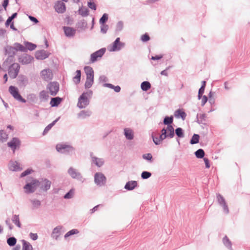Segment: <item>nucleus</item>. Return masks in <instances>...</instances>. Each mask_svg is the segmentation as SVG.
I'll return each instance as SVG.
<instances>
[{"label": "nucleus", "mask_w": 250, "mask_h": 250, "mask_svg": "<svg viewBox=\"0 0 250 250\" xmlns=\"http://www.w3.org/2000/svg\"><path fill=\"white\" fill-rule=\"evenodd\" d=\"M223 208V211L226 214H228L229 213V209L227 205V204L222 206Z\"/></svg>", "instance_id": "4d7b16f0"}, {"label": "nucleus", "mask_w": 250, "mask_h": 250, "mask_svg": "<svg viewBox=\"0 0 250 250\" xmlns=\"http://www.w3.org/2000/svg\"><path fill=\"white\" fill-rule=\"evenodd\" d=\"M20 66L18 63H14L12 64L9 68L8 74L10 78L14 79L17 76Z\"/></svg>", "instance_id": "7ed1b4c3"}, {"label": "nucleus", "mask_w": 250, "mask_h": 250, "mask_svg": "<svg viewBox=\"0 0 250 250\" xmlns=\"http://www.w3.org/2000/svg\"><path fill=\"white\" fill-rule=\"evenodd\" d=\"M12 166H13V168L11 167V169L13 170H17L20 169V167L19 166H18V163L17 162L14 163Z\"/></svg>", "instance_id": "6e6d98bb"}, {"label": "nucleus", "mask_w": 250, "mask_h": 250, "mask_svg": "<svg viewBox=\"0 0 250 250\" xmlns=\"http://www.w3.org/2000/svg\"><path fill=\"white\" fill-rule=\"evenodd\" d=\"M14 49L17 51H21L22 52H26V48L23 46L20 43H15L14 44Z\"/></svg>", "instance_id": "cd10ccee"}, {"label": "nucleus", "mask_w": 250, "mask_h": 250, "mask_svg": "<svg viewBox=\"0 0 250 250\" xmlns=\"http://www.w3.org/2000/svg\"><path fill=\"white\" fill-rule=\"evenodd\" d=\"M23 248L22 250H32V246L24 240H23Z\"/></svg>", "instance_id": "2f4dec72"}, {"label": "nucleus", "mask_w": 250, "mask_h": 250, "mask_svg": "<svg viewBox=\"0 0 250 250\" xmlns=\"http://www.w3.org/2000/svg\"><path fill=\"white\" fill-rule=\"evenodd\" d=\"M88 6L91 9L95 10L96 9V5L95 3L91 1L88 2Z\"/></svg>", "instance_id": "8fccbe9b"}, {"label": "nucleus", "mask_w": 250, "mask_h": 250, "mask_svg": "<svg viewBox=\"0 0 250 250\" xmlns=\"http://www.w3.org/2000/svg\"><path fill=\"white\" fill-rule=\"evenodd\" d=\"M124 131L125 135L127 139L132 140L133 138V133L131 129L129 128H125L124 129Z\"/></svg>", "instance_id": "a211bd4d"}, {"label": "nucleus", "mask_w": 250, "mask_h": 250, "mask_svg": "<svg viewBox=\"0 0 250 250\" xmlns=\"http://www.w3.org/2000/svg\"><path fill=\"white\" fill-rule=\"evenodd\" d=\"M51 185V182L46 179L44 180L42 182L41 188L44 190H47L49 189Z\"/></svg>", "instance_id": "4be33fe9"}, {"label": "nucleus", "mask_w": 250, "mask_h": 250, "mask_svg": "<svg viewBox=\"0 0 250 250\" xmlns=\"http://www.w3.org/2000/svg\"><path fill=\"white\" fill-rule=\"evenodd\" d=\"M34 58L30 55L26 54L19 58V62L23 64H27L31 63Z\"/></svg>", "instance_id": "ddd939ff"}, {"label": "nucleus", "mask_w": 250, "mask_h": 250, "mask_svg": "<svg viewBox=\"0 0 250 250\" xmlns=\"http://www.w3.org/2000/svg\"><path fill=\"white\" fill-rule=\"evenodd\" d=\"M66 148L70 149L72 148L64 144H58L56 146V149L59 152L62 151V149H65Z\"/></svg>", "instance_id": "c85d7f7f"}, {"label": "nucleus", "mask_w": 250, "mask_h": 250, "mask_svg": "<svg viewBox=\"0 0 250 250\" xmlns=\"http://www.w3.org/2000/svg\"><path fill=\"white\" fill-rule=\"evenodd\" d=\"M55 9L58 13H63L66 10L65 5L64 3L58 1L55 5Z\"/></svg>", "instance_id": "f8f14e48"}, {"label": "nucleus", "mask_w": 250, "mask_h": 250, "mask_svg": "<svg viewBox=\"0 0 250 250\" xmlns=\"http://www.w3.org/2000/svg\"><path fill=\"white\" fill-rule=\"evenodd\" d=\"M105 52V48H102L92 53L90 56V62L93 63L100 59Z\"/></svg>", "instance_id": "39448f33"}, {"label": "nucleus", "mask_w": 250, "mask_h": 250, "mask_svg": "<svg viewBox=\"0 0 250 250\" xmlns=\"http://www.w3.org/2000/svg\"><path fill=\"white\" fill-rule=\"evenodd\" d=\"M25 47L26 48V50L28 49L30 50H33L36 48V45L30 42H26L25 43Z\"/></svg>", "instance_id": "e433bc0d"}, {"label": "nucleus", "mask_w": 250, "mask_h": 250, "mask_svg": "<svg viewBox=\"0 0 250 250\" xmlns=\"http://www.w3.org/2000/svg\"><path fill=\"white\" fill-rule=\"evenodd\" d=\"M63 29L65 36L67 37H73L76 33V30L71 27L64 26Z\"/></svg>", "instance_id": "4468645a"}, {"label": "nucleus", "mask_w": 250, "mask_h": 250, "mask_svg": "<svg viewBox=\"0 0 250 250\" xmlns=\"http://www.w3.org/2000/svg\"><path fill=\"white\" fill-rule=\"evenodd\" d=\"M56 122V120L54 121L53 123L51 124H50L48 125L44 129L43 131V134H45L51 128V127L54 125Z\"/></svg>", "instance_id": "c03bdc74"}, {"label": "nucleus", "mask_w": 250, "mask_h": 250, "mask_svg": "<svg viewBox=\"0 0 250 250\" xmlns=\"http://www.w3.org/2000/svg\"><path fill=\"white\" fill-rule=\"evenodd\" d=\"M62 101V99L60 97L53 98L51 99L50 104L52 107L57 106Z\"/></svg>", "instance_id": "dca6fc26"}, {"label": "nucleus", "mask_w": 250, "mask_h": 250, "mask_svg": "<svg viewBox=\"0 0 250 250\" xmlns=\"http://www.w3.org/2000/svg\"><path fill=\"white\" fill-rule=\"evenodd\" d=\"M74 194V190L73 189H71L67 194H66L64 198L65 199H70L73 197Z\"/></svg>", "instance_id": "79ce46f5"}, {"label": "nucleus", "mask_w": 250, "mask_h": 250, "mask_svg": "<svg viewBox=\"0 0 250 250\" xmlns=\"http://www.w3.org/2000/svg\"><path fill=\"white\" fill-rule=\"evenodd\" d=\"M12 20H13L12 19H11L10 17H9L6 21V25L8 26Z\"/></svg>", "instance_id": "338daca9"}, {"label": "nucleus", "mask_w": 250, "mask_h": 250, "mask_svg": "<svg viewBox=\"0 0 250 250\" xmlns=\"http://www.w3.org/2000/svg\"><path fill=\"white\" fill-rule=\"evenodd\" d=\"M68 173L73 178H76L78 175L76 170L73 168H70L69 169Z\"/></svg>", "instance_id": "ea45409f"}, {"label": "nucleus", "mask_w": 250, "mask_h": 250, "mask_svg": "<svg viewBox=\"0 0 250 250\" xmlns=\"http://www.w3.org/2000/svg\"><path fill=\"white\" fill-rule=\"evenodd\" d=\"M174 136V129L171 125H168L166 128H164L161 130V134L159 138L154 137L152 135L153 141L156 145H159L161 142L167 137L173 138Z\"/></svg>", "instance_id": "f257e3e1"}, {"label": "nucleus", "mask_w": 250, "mask_h": 250, "mask_svg": "<svg viewBox=\"0 0 250 250\" xmlns=\"http://www.w3.org/2000/svg\"><path fill=\"white\" fill-rule=\"evenodd\" d=\"M92 161L95 164L96 166L99 167H101L104 164V161L102 159H99L96 157L92 158Z\"/></svg>", "instance_id": "a878e982"}, {"label": "nucleus", "mask_w": 250, "mask_h": 250, "mask_svg": "<svg viewBox=\"0 0 250 250\" xmlns=\"http://www.w3.org/2000/svg\"><path fill=\"white\" fill-rule=\"evenodd\" d=\"M149 39H150V38H149V36L146 34H145L142 35L141 37L142 41L144 42L149 41Z\"/></svg>", "instance_id": "3c124183"}, {"label": "nucleus", "mask_w": 250, "mask_h": 250, "mask_svg": "<svg viewBox=\"0 0 250 250\" xmlns=\"http://www.w3.org/2000/svg\"><path fill=\"white\" fill-rule=\"evenodd\" d=\"M92 93V92L91 91L83 93L78 99V107L80 108H83L88 105L89 103L88 98L91 96Z\"/></svg>", "instance_id": "f03ea898"}, {"label": "nucleus", "mask_w": 250, "mask_h": 250, "mask_svg": "<svg viewBox=\"0 0 250 250\" xmlns=\"http://www.w3.org/2000/svg\"><path fill=\"white\" fill-rule=\"evenodd\" d=\"M7 138L8 135L3 130H0V142H5L7 140Z\"/></svg>", "instance_id": "7c9ffc66"}, {"label": "nucleus", "mask_w": 250, "mask_h": 250, "mask_svg": "<svg viewBox=\"0 0 250 250\" xmlns=\"http://www.w3.org/2000/svg\"><path fill=\"white\" fill-rule=\"evenodd\" d=\"M32 203L33 208H38L41 205V203L39 200H33L32 201Z\"/></svg>", "instance_id": "09e8293b"}, {"label": "nucleus", "mask_w": 250, "mask_h": 250, "mask_svg": "<svg viewBox=\"0 0 250 250\" xmlns=\"http://www.w3.org/2000/svg\"><path fill=\"white\" fill-rule=\"evenodd\" d=\"M141 88L144 91H147L151 87V84L148 82H144L141 83Z\"/></svg>", "instance_id": "b1692460"}, {"label": "nucleus", "mask_w": 250, "mask_h": 250, "mask_svg": "<svg viewBox=\"0 0 250 250\" xmlns=\"http://www.w3.org/2000/svg\"><path fill=\"white\" fill-rule=\"evenodd\" d=\"M39 98L42 101H46L49 98L48 92L45 90H42L39 93Z\"/></svg>", "instance_id": "aec40b11"}, {"label": "nucleus", "mask_w": 250, "mask_h": 250, "mask_svg": "<svg viewBox=\"0 0 250 250\" xmlns=\"http://www.w3.org/2000/svg\"><path fill=\"white\" fill-rule=\"evenodd\" d=\"M205 87H204V86H202L199 89V92H198V98L199 99H200L203 95V94L205 90Z\"/></svg>", "instance_id": "603ef678"}, {"label": "nucleus", "mask_w": 250, "mask_h": 250, "mask_svg": "<svg viewBox=\"0 0 250 250\" xmlns=\"http://www.w3.org/2000/svg\"><path fill=\"white\" fill-rule=\"evenodd\" d=\"M39 182L36 180H34L33 182L27 184L24 186V189L26 190V192L30 193L34 192L37 187L39 186Z\"/></svg>", "instance_id": "6e6552de"}, {"label": "nucleus", "mask_w": 250, "mask_h": 250, "mask_svg": "<svg viewBox=\"0 0 250 250\" xmlns=\"http://www.w3.org/2000/svg\"><path fill=\"white\" fill-rule=\"evenodd\" d=\"M7 242L9 246H13L16 244L17 240L14 237H10L7 239Z\"/></svg>", "instance_id": "4c0bfd02"}, {"label": "nucleus", "mask_w": 250, "mask_h": 250, "mask_svg": "<svg viewBox=\"0 0 250 250\" xmlns=\"http://www.w3.org/2000/svg\"><path fill=\"white\" fill-rule=\"evenodd\" d=\"M33 171V170L32 169H27L26 170H25V171L23 172L21 174V177H24L28 174H30Z\"/></svg>", "instance_id": "864d4df0"}, {"label": "nucleus", "mask_w": 250, "mask_h": 250, "mask_svg": "<svg viewBox=\"0 0 250 250\" xmlns=\"http://www.w3.org/2000/svg\"><path fill=\"white\" fill-rule=\"evenodd\" d=\"M195 154L197 158H202L205 155V152L202 149H199L195 152Z\"/></svg>", "instance_id": "473e14b6"}, {"label": "nucleus", "mask_w": 250, "mask_h": 250, "mask_svg": "<svg viewBox=\"0 0 250 250\" xmlns=\"http://www.w3.org/2000/svg\"><path fill=\"white\" fill-rule=\"evenodd\" d=\"M8 2H9L8 0H4L3 1L2 5H3V7H4L5 10L6 9V7H7L8 4Z\"/></svg>", "instance_id": "e2e57ef3"}, {"label": "nucleus", "mask_w": 250, "mask_h": 250, "mask_svg": "<svg viewBox=\"0 0 250 250\" xmlns=\"http://www.w3.org/2000/svg\"><path fill=\"white\" fill-rule=\"evenodd\" d=\"M49 54L45 51H38L36 53V58L38 60H44L49 56Z\"/></svg>", "instance_id": "2eb2a0df"}, {"label": "nucleus", "mask_w": 250, "mask_h": 250, "mask_svg": "<svg viewBox=\"0 0 250 250\" xmlns=\"http://www.w3.org/2000/svg\"><path fill=\"white\" fill-rule=\"evenodd\" d=\"M207 101H208L207 97L206 96H203L202 100H201L202 105H204L207 103Z\"/></svg>", "instance_id": "052dcab7"}, {"label": "nucleus", "mask_w": 250, "mask_h": 250, "mask_svg": "<svg viewBox=\"0 0 250 250\" xmlns=\"http://www.w3.org/2000/svg\"><path fill=\"white\" fill-rule=\"evenodd\" d=\"M81 76V71L78 70L76 72V76L73 78V81L76 83H78L80 82Z\"/></svg>", "instance_id": "bb28decb"}, {"label": "nucleus", "mask_w": 250, "mask_h": 250, "mask_svg": "<svg viewBox=\"0 0 250 250\" xmlns=\"http://www.w3.org/2000/svg\"><path fill=\"white\" fill-rule=\"evenodd\" d=\"M30 238L33 240H35L38 238V235L36 233H31L30 234Z\"/></svg>", "instance_id": "680f3d73"}, {"label": "nucleus", "mask_w": 250, "mask_h": 250, "mask_svg": "<svg viewBox=\"0 0 250 250\" xmlns=\"http://www.w3.org/2000/svg\"><path fill=\"white\" fill-rule=\"evenodd\" d=\"M47 88L48 89L51 95L55 96L59 91V85L56 83H50L48 84Z\"/></svg>", "instance_id": "0eeeda50"}, {"label": "nucleus", "mask_w": 250, "mask_h": 250, "mask_svg": "<svg viewBox=\"0 0 250 250\" xmlns=\"http://www.w3.org/2000/svg\"><path fill=\"white\" fill-rule=\"evenodd\" d=\"M108 20V16L106 14H104L100 20V22L101 24H104Z\"/></svg>", "instance_id": "de8ad7c7"}, {"label": "nucleus", "mask_w": 250, "mask_h": 250, "mask_svg": "<svg viewBox=\"0 0 250 250\" xmlns=\"http://www.w3.org/2000/svg\"><path fill=\"white\" fill-rule=\"evenodd\" d=\"M40 76L42 80L48 81L52 79L53 74L49 69H45L41 72Z\"/></svg>", "instance_id": "1a4fd4ad"}, {"label": "nucleus", "mask_w": 250, "mask_h": 250, "mask_svg": "<svg viewBox=\"0 0 250 250\" xmlns=\"http://www.w3.org/2000/svg\"><path fill=\"white\" fill-rule=\"evenodd\" d=\"M7 145L10 147L13 151L17 148H19L21 145V141L17 138H13L10 142L7 143Z\"/></svg>", "instance_id": "9d476101"}, {"label": "nucleus", "mask_w": 250, "mask_h": 250, "mask_svg": "<svg viewBox=\"0 0 250 250\" xmlns=\"http://www.w3.org/2000/svg\"><path fill=\"white\" fill-rule=\"evenodd\" d=\"M86 77H94V71L90 66H85L84 68Z\"/></svg>", "instance_id": "412c9836"}, {"label": "nucleus", "mask_w": 250, "mask_h": 250, "mask_svg": "<svg viewBox=\"0 0 250 250\" xmlns=\"http://www.w3.org/2000/svg\"><path fill=\"white\" fill-rule=\"evenodd\" d=\"M137 185V183L136 181H130L126 184L125 188L128 190H132L134 189Z\"/></svg>", "instance_id": "6ab92c4d"}, {"label": "nucleus", "mask_w": 250, "mask_h": 250, "mask_svg": "<svg viewBox=\"0 0 250 250\" xmlns=\"http://www.w3.org/2000/svg\"><path fill=\"white\" fill-rule=\"evenodd\" d=\"M29 19L35 22V23H38V20L34 17H32V16H29Z\"/></svg>", "instance_id": "69168bd1"}, {"label": "nucleus", "mask_w": 250, "mask_h": 250, "mask_svg": "<svg viewBox=\"0 0 250 250\" xmlns=\"http://www.w3.org/2000/svg\"><path fill=\"white\" fill-rule=\"evenodd\" d=\"M12 221L18 227H21V223L20 222V219L18 215H15L13 217Z\"/></svg>", "instance_id": "c9c22d12"}, {"label": "nucleus", "mask_w": 250, "mask_h": 250, "mask_svg": "<svg viewBox=\"0 0 250 250\" xmlns=\"http://www.w3.org/2000/svg\"><path fill=\"white\" fill-rule=\"evenodd\" d=\"M174 115L175 117L177 118H181L183 120L185 119L186 117V113L182 109H178L175 111Z\"/></svg>", "instance_id": "f3484780"}, {"label": "nucleus", "mask_w": 250, "mask_h": 250, "mask_svg": "<svg viewBox=\"0 0 250 250\" xmlns=\"http://www.w3.org/2000/svg\"><path fill=\"white\" fill-rule=\"evenodd\" d=\"M151 175V173L147 171H144L141 174L142 178L143 179H147L150 177Z\"/></svg>", "instance_id": "a18cd8bd"}, {"label": "nucleus", "mask_w": 250, "mask_h": 250, "mask_svg": "<svg viewBox=\"0 0 250 250\" xmlns=\"http://www.w3.org/2000/svg\"><path fill=\"white\" fill-rule=\"evenodd\" d=\"M162 58H163L162 55H156L155 56H152L151 57V59L153 60H158L161 59Z\"/></svg>", "instance_id": "13d9d810"}, {"label": "nucleus", "mask_w": 250, "mask_h": 250, "mask_svg": "<svg viewBox=\"0 0 250 250\" xmlns=\"http://www.w3.org/2000/svg\"><path fill=\"white\" fill-rule=\"evenodd\" d=\"M173 122V117H166L164 120V124L165 125H169L170 124H171Z\"/></svg>", "instance_id": "a19ab883"}, {"label": "nucleus", "mask_w": 250, "mask_h": 250, "mask_svg": "<svg viewBox=\"0 0 250 250\" xmlns=\"http://www.w3.org/2000/svg\"><path fill=\"white\" fill-rule=\"evenodd\" d=\"M113 89H114V91L116 92H119L121 90V88L119 86H114Z\"/></svg>", "instance_id": "0e129e2a"}, {"label": "nucleus", "mask_w": 250, "mask_h": 250, "mask_svg": "<svg viewBox=\"0 0 250 250\" xmlns=\"http://www.w3.org/2000/svg\"><path fill=\"white\" fill-rule=\"evenodd\" d=\"M161 74L162 75H165V76H167V69L166 70H164L163 71H162L161 72Z\"/></svg>", "instance_id": "774afa93"}, {"label": "nucleus", "mask_w": 250, "mask_h": 250, "mask_svg": "<svg viewBox=\"0 0 250 250\" xmlns=\"http://www.w3.org/2000/svg\"><path fill=\"white\" fill-rule=\"evenodd\" d=\"M94 181L97 185L103 186L106 182V178L102 173L97 172L95 174Z\"/></svg>", "instance_id": "423d86ee"}, {"label": "nucleus", "mask_w": 250, "mask_h": 250, "mask_svg": "<svg viewBox=\"0 0 250 250\" xmlns=\"http://www.w3.org/2000/svg\"><path fill=\"white\" fill-rule=\"evenodd\" d=\"M94 77H86V80L85 83L86 88H90L93 83Z\"/></svg>", "instance_id": "393cba45"}, {"label": "nucleus", "mask_w": 250, "mask_h": 250, "mask_svg": "<svg viewBox=\"0 0 250 250\" xmlns=\"http://www.w3.org/2000/svg\"><path fill=\"white\" fill-rule=\"evenodd\" d=\"M123 44L120 42V38H117L113 44L108 47L110 51H115L120 50L123 46Z\"/></svg>", "instance_id": "9b49d317"}, {"label": "nucleus", "mask_w": 250, "mask_h": 250, "mask_svg": "<svg viewBox=\"0 0 250 250\" xmlns=\"http://www.w3.org/2000/svg\"><path fill=\"white\" fill-rule=\"evenodd\" d=\"M217 199L218 203L221 206H223L226 204L224 198L220 194H218L217 195Z\"/></svg>", "instance_id": "f704fd0d"}, {"label": "nucleus", "mask_w": 250, "mask_h": 250, "mask_svg": "<svg viewBox=\"0 0 250 250\" xmlns=\"http://www.w3.org/2000/svg\"><path fill=\"white\" fill-rule=\"evenodd\" d=\"M9 91L10 94L15 99L23 103H25L26 102L25 100L22 98L20 94L18 89L17 87L14 86H10L9 88Z\"/></svg>", "instance_id": "20e7f679"}, {"label": "nucleus", "mask_w": 250, "mask_h": 250, "mask_svg": "<svg viewBox=\"0 0 250 250\" xmlns=\"http://www.w3.org/2000/svg\"><path fill=\"white\" fill-rule=\"evenodd\" d=\"M200 136L198 134H194L190 140L191 144H197L199 142Z\"/></svg>", "instance_id": "72a5a7b5"}, {"label": "nucleus", "mask_w": 250, "mask_h": 250, "mask_svg": "<svg viewBox=\"0 0 250 250\" xmlns=\"http://www.w3.org/2000/svg\"><path fill=\"white\" fill-rule=\"evenodd\" d=\"M78 233V231L77 229H72L71 230L68 231V232H67L66 233V234L65 235V237H67L72 234H76Z\"/></svg>", "instance_id": "49530a36"}, {"label": "nucleus", "mask_w": 250, "mask_h": 250, "mask_svg": "<svg viewBox=\"0 0 250 250\" xmlns=\"http://www.w3.org/2000/svg\"><path fill=\"white\" fill-rule=\"evenodd\" d=\"M223 242L226 247L230 248H231V242L227 236H225L223 238Z\"/></svg>", "instance_id": "58836bf2"}, {"label": "nucleus", "mask_w": 250, "mask_h": 250, "mask_svg": "<svg viewBox=\"0 0 250 250\" xmlns=\"http://www.w3.org/2000/svg\"><path fill=\"white\" fill-rule=\"evenodd\" d=\"M175 133L179 137L182 138L184 137V133L181 128L179 127L176 129Z\"/></svg>", "instance_id": "37998d69"}, {"label": "nucleus", "mask_w": 250, "mask_h": 250, "mask_svg": "<svg viewBox=\"0 0 250 250\" xmlns=\"http://www.w3.org/2000/svg\"><path fill=\"white\" fill-rule=\"evenodd\" d=\"M143 158H144L146 160H151V159L152 158L151 154L150 153L144 154V155H143Z\"/></svg>", "instance_id": "5fc2aeb1"}, {"label": "nucleus", "mask_w": 250, "mask_h": 250, "mask_svg": "<svg viewBox=\"0 0 250 250\" xmlns=\"http://www.w3.org/2000/svg\"><path fill=\"white\" fill-rule=\"evenodd\" d=\"M91 114V112L89 110H83L79 114V117L81 118H85L89 117Z\"/></svg>", "instance_id": "5701e85b"}, {"label": "nucleus", "mask_w": 250, "mask_h": 250, "mask_svg": "<svg viewBox=\"0 0 250 250\" xmlns=\"http://www.w3.org/2000/svg\"><path fill=\"white\" fill-rule=\"evenodd\" d=\"M204 162H205V165H206V167L207 168H209L210 167V165H209V160L207 158H204Z\"/></svg>", "instance_id": "bf43d9fd"}, {"label": "nucleus", "mask_w": 250, "mask_h": 250, "mask_svg": "<svg viewBox=\"0 0 250 250\" xmlns=\"http://www.w3.org/2000/svg\"><path fill=\"white\" fill-rule=\"evenodd\" d=\"M88 10L87 8L82 7L79 10V13L83 16H86L88 15Z\"/></svg>", "instance_id": "c756f323"}]
</instances>
